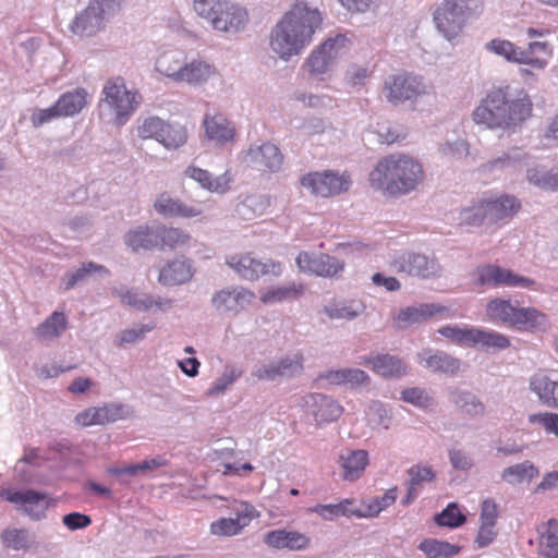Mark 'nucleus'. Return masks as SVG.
I'll return each instance as SVG.
<instances>
[{"mask_svg":"<svg viewBox=\"0 0 558 558\" xmlns=\"http://www.w3.org/2000/svg\"><path fill=\"white\" fill-rule=\"evenodd\" d=\"M353 499H343L338 504L316 505L308 509L310 512L318 514L324 520H332L339 517H363V511L352 509Z\"/></svg>","mask_w":558,"mask_h":558,"instance_id":"nucleus-41","label":"nucleus"},{"mask_svg":"<svg viewBox=\"0 0 558 558\" xmlns=\"http://www.w3.org/2000/svg\"><path fill=\"white\" fill-rule=\"evenodd\" d=\"M418 357L420 363L424 364L433 372L454 374L460 368V361L444 352L432 353L430 351H427L420 354Z\"/></svg>","mask_w":558,"mask_h":558,"instance_id":"nucleus-39","label":"nucleus"},{"mask_svg":"<svg viewBox=\"0 0 558 558\" xmlns=\"http://www.w3.org/2000/svg\"><path fill=\"white\" fill-rule=\"evenodd\" d=\"M362 364L371 366L374 373L385 378L400 377L407 371L404 363L399 357L390 354L365 357Z\"/></svg>","mask_w":558,"mask_h":558,"instance_id":"nucleus-31","label":"nucleus"},{"mask_svg":"<svg viewBox=\"0 0 558 558\" xmlns=\"http://www.w3.org/2000/svg\"><path fill=\"white\" fill-rule=\"evenodd\" d=\"M349 40L344 35H337L327 39L314 50L306 61L312 75H322L327 72L333 61L348 50Z\"/></svg>","mask_w":558,"mask_h":558,"instance_id":"nucleus-13","label":"nucleus"},{"mask_svg":"<svg viewBox=\"0 0 558 558\" xmlns=\"http://www.w3.org/2000/svg\"><path fill=\"white\" fill-rule=\"evenodd\" d=\"M553 46L545 40H531L525 48L520 50V64H525L535 70L545 69L553 58Z\"/></svg>","mask_w":558,"mask_h":558,"instance_id":"nucleus-27","label":"nucleus"},{"mask_svg":"<svg viewBox=\"0 0 558 558\" xmlns=\"http://www.w3.org/2000/svg\"><path fill=\"white\" fill-rule=\"evenodd\" d=\"M418 549L422 550L427 558H449L460 551V547L457 545L433 538L422 541L418 545Z\"/></svg>","mask_w":558,"mask_h":558,"instance_id":"nucleus-46","label":"nucleus"},{"mask_svg":"<svg viewBox=\"0 0 558 558\" xmlns=\"http://www.w3.org/2000/svg\"><path fill=\"white\" fill-rule=\"evenodd\" d=\"M303 368V359L300 354L287 356L277 364L266 365L257 368L253 376L258 380H275L280 376H292Z\"/></svg>","mask_w":558,"mask_h":558,"instance_id":"nucleus-28","label":"nucleus"},{"mask_svg":"<svg viewBox=\"0 0 558 558\" xmlns=\"http://www.w3.org/2000/svg\"><path fill=\"white\" fill-rule=\"evenodd\" d=\"M532 423H539L547 433L558 437V413H538L530 416Z\"/></svg>","mask_w":558,"mask_h":558,"instance_id":"nucleus-64","label":"nucleus"},{"mask_svg":"<svg viewBox=\"0 0 558 558\" xmlns=\"http://www.w3.org/2000/svg\"><path fill=\"white\" fill-rule=\"evenodd\" d=\"M465 521L466 517L461 512L456 502H450L440 513L435 515L437 525L451 529L461 526Z\"/></svg>","mask_w":558,"mask_h":558,"instance_id":"nucleus-52","label":"nucleus"},{"mask_svg":"<svg viewBox=\"0 0 558 558\" xmlns=\"http://www.w3.org/2000/svg\"><path fill=\"white\" fill-rule=\"evenodd\" d=\"M255 300V293L244 287H232L217 291L211 298L213 306L225 313L239 314Z\"/></svg>","mask_w":558,"mask_h":558,"instance_id":"nucleus-18","label":"nucleus"},{"mask_svg":"<svg viewBox=\"0 0 558 558\" xmlns=\"http://www.w3.org/2000/svg\"><path fill=\"white\" fill-rule=\"evenodd\" d=\"M483 0H442L433 13L437 31L448 40L457 38L469 20L478 16Z\"/></svg>","mask_w":558,"mask_h":558,"instance_id":"nucleus-5","label":"nucleus"},{"mask_svg":"<svg viewBox=\"0 0 558 558\" xmlns=\"http://www.w3.org/2000/svg\"><path fill=\"white\" fill-rule=\"evenodd\" d=\"M227 264L241 278L246 280H257L265 275L280 276L282 272L281 264L274 260L262 262L256 259L250 253H240L231 255Z\"/></svg>","mask_w":558,"mask_h":558,"instance_id":"nucleus-12","label":"nucleus"},{"mask_svg":"<svg viewBox=\"0 0 558 558\" xmlns=\"http://www.w3.org/2000/svg\"><path fill=\"white\" fill-rule=\"evenodd\" d=\"M397 499V487L388 489L381 497H378L368 505L367 510L363 511V517H375L380 511L391 506Z\"/></svg>","mask_w":558,"mask_h":558,"instance_id":"nucleus-58","label":"nucleus"},{"mask_svg":"<svg viewBox=\"0 0 558 558\" xmlns=\"http://www.w3.org/2000/svg\"><path fill=\"white\" fill-rule=\"evenodd\" d=\"M143 140H155L167 149H178L187 142V131L179 123H171L159 117H148L137 126Z\"/></svg>","mask_w":558,"mask_h":558,"instance_id":"nucleus-8","label":"nucleus"},{"mask_svg":"<svg viewBox=\"0 0 558 558\" xmlns=\"http://www.w3.org/2000/svg\"><path fill=\"white\" fill-rule=\"evenodd\" d=\"M324 312L332 320H351L359 315L354 301H333L324 307Z\"/></svg>","mask_w":558,"mask_h":558,"instance_id":"nucleus-53","label":"nucleus"},{"mask_svg":"<svg viewBox=\"0 0 558 558\" xmlns=\"http://www.w3.org/2000/svg\"><path fill=\"white\" fill-rule=\"evenodd\" d=\"M521 209L520 201L507 194L477 201L460 213V223L465 226H500L509 222Z\"/></svg>","mask_w":558,"mask_h":558,"instance_id":"nucleus-4","label":"nucleus"},{"mask_svg":"<svg viewBox=\"0 0 558 558\" xmlns=\"http://www.w3.org/2000/svg\"><path fill=\"white\" fill-rule=\"evenodd\" d=\"M124 241L134 252L159 247L158 229L150 228L149 226H140L130 230L125 234Z\"/></svg>","mask_w":558,"mask_h":558,"instance_id":"nucleus-35","label":"nucleus"},{"mask_svg":"<svg viewBox=\"0 0 558 558\" xmlns=\"http://www.w3.org/2000/svg\"><path fill=\"white\" fill-rule=\"evenodd\" d=\"M447 312V307L435 303H422L415 306L401 308L393 317L397 328L405 329L411 325L422 324L429 318L441 315Z\"/></svg>","mask_w":558,"mask_h":558,"instance_id":"nucleus-22","label":"nucleus"},{"mask_svg":"<svg viewBox=\"0 0 558 558\" xmlns=\"http://www.w3.org/2000/svg\"><path fill=\"white\" fill-rule=\"evenodd\" d=\"M389 267L397 274L421 279L438 278L442 271L437 258L416 252H403L396 255L389 263Z\"/></svg>","mask_w":558,"mask_h":558,"instance_id":"nucleus-10","label":"nucleus"},{"mask_svg":"<svg viewBox=\"0 0 558 558\" xmlns=\"http://www.w3.org/2000/svg\"><path fill=\"white\" fill-rule=\"evenodd\" d=\"M194 276L191 259L180 258L168 260L159 270L158 282L166 287L180 286L189 282Z\"/></svg>","mask_w":558,"mask_h":558,"instance_id":"nucleus-24","label":"nucleus"},{"mask_svg":"<svg viewBox=\"0 0 558 558\" xmlns=\"http://www.w3.org/2000/svg\"><path fill=\"white\" fill-rule=\"evenodd\" d=\"M537 475V469L527 461L509 466L502 472V478L510 484H520L524 481L531 482Z\"/></svg>","mask_w":558,"mask_h":558,"instance_id":"nucleus-50","label":"nucleus"},{"mask_svg":"<svg viewBox=\"0 0 558 558\" xmlns=\"http://www.w3.org/2000/svg\"><path fill=\"white\" fill-rule=\"evenodd\" d=\"M154 209L160 216L167 218L192 219L203 214V203L199 201L184 202L171 196L168 192L157 195Z\"/></svg>","mask_w":558,"mask_h":558,"instance_id":"nucleus-14","label":"nucleus"},{"mask_svg":"<svg viewBox=\"0 0 558 558\" xmlns=\"http://www.w3.org/2000/svg\"><path fill=\"white\" fill-rule=\"evenodd\" d=\"M306 404L312 409L317 424L335 422L343 412V408L336 400L322 393L310 395Z\"/></svg>","mask_w":558,"mask_h":558,"instance_id":"nucleus-25","label":"nucleus"},{"mask_svg":"<svg viewBox=\"0 0 558 558\" xmlns=\"http://www.w3.org/2000/svg\"><path fill=\"white\" fill-rule=\"evenodd\" d=\"M0 497L22 507L35 520L41 519L50 506V498L47 494L33 489L24 492L3 489L0 492Z\"/></svg>","mask_w":558,"mask_h":558,"instance_id":"nucleus-17","label":"nucleus"},{"mask_svg":"<svg viewBox=\"0 0 558 558\" xmlns=\"http://www.w3.org/2000/svg\"><path fill=\"white\" fill-rule=\"evenodd\" d=\"M222 2L223 0H193V9L199 17L206 20L211 25Z\"/></svg>","mask_w":558,"mask_h":558,"instance_id":"nucleus-57","label":"nucleus"},{"mask_svg":"<svg viewBox=\"0 0 558 558\" xmlns=\"http://www.w3.org/2000/svg\"><path fill=\"white\" fill-rule=\"evenodd\" d=\"M104 101L114 111V122L122 125L135 111L140 95L129 90L122 77H113L104 85Z\"/></svg>","mask_w":558,"mask_h":558,"instance_id":"nucleus-9","label":"nucleus"},{"mask_svg":"<svg viewBox=\"0 0 558 558\" xmlns=\"http://www.w3.org/2000/svg\"><path fill=\"white\" fill-rule=\"evenodd\" d=\"M300 270L322 277H335L344 268V262L328 254L311 255L302 252L296 257Z\"/></svg>","mask_w":558,"mask_h":558,"instance_id":"nucleus-20","label":"nucleus"},{"mask_svg":"<svg viewBox=\"0 0 558 558\" xmlns=\"http://www.w3.org/2000/svg\"><path fill=\"white\" fill-rule=\"evenodd\" d=\"M453 402L459 407L466 415L478 416L485 412L484 403L474 395L454 389L451 391Z\"/></svg>","mask_w":558,"mask_h":558,"instance_id":"nucleus-48","label":"nucleus"},{"mask_svg":"<svg viewBox=\"0 0 558 558\" xmlns=\"http://www.w3.org/2000/svg\"><path fill=\"white\" fill-rule=\"evenodd\" d=\"M402 400L420 408H427L433 404V398L425 390L420 388H408L401 392Z\"/></svg>","mask_w":558,"mask_h":558,"instance_id":"nucleus-59","label":"nucleus"},{"mask_svg":"<svg viewBox=\"0 0 558 558\" xmlns=\"http://www.w3.org/2000/svg\"><path fill=\"white\" fill-rule=\"evenodd\" d=\"M339 464L342 480L354 482L364 474L368 465V452L363 449L348 450L340 454Z\"/></svg>","mask_w":558,"mask_h":558,"instance_id":"nucleus-29","label":"nucleus"},{"mask_svg":"<svg viewBox=\"0 0 558 558\" xmlns=\"http://www.w3.org/2000/svg\"><path fill=\"white\" fill-rule=\"evenodd\" d=\"M372 187L391 196L415 191L425 179L423 165L407 154H390L378 160L369 173Z\"/></svg>","mask_w":558,"mask_h":558,"instance_id":"nucleus-2","label":"nucleus"},{"mask_svg":"<svg viewBox=\"0 0 558 558\" xmlns=\"http://www.w3.org/2000/svg\"><path fill=\"white\" fill-rule=\"evenodd\" d=\"M159 247L171 251L184 248L191 243L192 236L181 228L160 227L158 228Z\"/></svg>","mask_w":558,"mask_h":558,"instance_id":"nucleus-43","label":"nucleus"},{"mask_svg":"<svg viewBox=\"0 0 558 558\" xmlns=\"http://www.w3.org/2000/svg\"><path fill=\"white\" fill-rule=\"evenodd\" d=\"M248 21L245 8L223 0L218 14L215 15L211 27L219 32L236 33L244 28Z\"/></svg>","mask_w":558,"mask_h":558,"instance_id":"nucleus-21","label":"nucleus"},{"mask_svg":"<svg viewBox=\"0 0 558 558\" xmlns=\"http://www.w3.org/2000/svg\"><path fill=\"white\" fill-rule=\"evenodd\" d=\"M3 543L11 548H25L28 543V536L24 530H7L2 534Z\"/></svg>","mask_w":558,"mask_h":558,"instance_id":"nucleus-62","label":"nucleus"},{"mask_svg":"<svg viewBox=\"0 0 558 558\" xmlns=\"http://www.w3.org/2000/svg\"><path fill=\"white\" fill-rule=\"evenodd\" d=\"M283 159L279 147L270 142L251 146L244 154L245 162L264 173L279 171L282 168Z\"/></svg>","mask_w":558,"mask_h":558,"instance_id":"nucleus-16","label":"nucleus"},{"mask_svg":"<svg viewBox=\"0 0 558 558\" xmlns=\"http://www.w3.org/2000/svg\"><path fill=\"white\" fill-rule=\"evenodd\" d=\"M300 184L315 197L331 198L347 193L352 178L348 171H312L301 177Z\"/></svg>","mask_w":558,"mask_h":558,"instance_id":"nucleus-7","label":"nucleus"},{"mask_svg":"<svg viewBox=\"0 0 558 558\" xmlns=\"http://www.w3.org/2000/svg\"><path fill=\"white\" fill-rule=\"evenodd\" d=\"M322 23L318 10L311 9L304 2H296L277 24L271 35V48L281 58L298 54L307 46Z\"/></svg>","mask_w":558,"mask_h":558,"instance_id":"nucleus-3","label":"nucleus"},{"mask_svg":"<svg viewBox=\"0 0 558 558\" xmlns=\"http://www.w3.org/2000/svg\"><path fill=\"white\" fill-rule=\"evenodd\" d=\"M441 156L448 161H460L470 155V145L465 140L446 142L440 148Z\"/></svg>","mask_w":558,"mask_h":558,"instance_id":"nucleus-56","label":"nucleus"},{"mask_svg":"<svg viewBox=\"0 0 558 558\" xmlns=\"http://www.w3.org/2000/svg\"><path fill=\"white\" fill-rule=\"evenodd\" d=\"M243 508L235 518H220L210 524V533L216 536H234L240 534L244 527L257 515L255 508L243 502Z\"/></svg>","mask_w":558,"mask_h":558,"instance_id":"nucleus-23","label":"nucleus"},{"mask_svg":"<svg viewBox=\"0 0 558 558\" xmlns=\"http://www.w3.org/2000/svg\"><path fill=\"white\" fill-rule=\"evenodd\" d=\"M508 88H494L486 94L474 109V123L486 129H514L532 116L533 104L530 96L521 90L510 97Z\"/></svg>","mask_w":558,"mask_h":558,"instance_id":"nucleus-1","label":"nucleus"},{"mask_svg":"<svg viewBox=\"0 0 558 558\" xmlns=\"http://www.w3.org/2000/svg\"><path fill=\"white\" fill-rule=\"evenodd\" d=\"M527 178L532 183L538 185L542 189L558 190V173L551 174L548 172L530 170Z\"/></svg>","mask_w":558,"mask_h":558,"instance_id":"nucleus-60","label":"nucleus"},{"mask_svg":"<svg viewBox=\"0 0 558 558\" xmlns=\"http://www.w3.org/2000/svg\"><path fill=\"white\" fill-rule=\"evenodd\" d=\"M185 56L181 51H167L159 56L156 61V70L178 83L182 72Z\"/></svg>","mask_w":558,"mask_h":558,"instance_id":"nucleus-40","label":"nucleus"},{"mask_svg":"<svg viewBox=\"0 0 558 558\" xmlns=\"http://www.w3.org/2000/svg\"><path fill=\"white\" fill-rule=\"evenodd\" d=\"M474 327L444 326L437 332L451 342L462 347H474Z\"/></svg>","mask_w":558,"mask_h":558,"instance_id":"nucleus-49","label":"nucleus"},{"mask_svg":"<svg viewBox=\"0 0 558 558\" xmlns=\"http://www.w3.org/2000/svg\"><path fill=\"white\" fill-rule=\"evenodd\" d=\"M215 74V66L205 60L193 59L190 62L185 60L178 83L197 85L208 81Z\"/></svg>","mask_w":558,"mask_h":558,"instance_id":"nucleus-32","label":"nucleus"},{"mask_svg":"<svg viewBox=\"0 0 558 558\" xmlns=\"http://www.w3.org/2000/svg\"><path fill=\"white\" fill-rule=\"evenodd\" d=\"M541 551L546 558H558V519L547 521L539 539Z\"/></svg>","mask_w":558,"mask_h":558,"instance_id":"nucleus-47","label":"nucleus"},{"mask_svg":"<svg viewBox=\"0 0 558 558\" xmlns=\"http://www.w3.org/2000/svg\"><path fill=\"white\" fill-rule=\"evenodd\" d=\"M481 345L484 349L502 350L510 345L508 337L497 331H486L476 328L474 347Z\"/></svg>","mask_w":558,"mask_h":558,"instance_id":"nucleus-51","label":"nucleus"},{"mask_svg":"<svg viewBox=\"0 0 558 558\" xmlns=\"http://www.w3.org/2000/svg\"><path fill=\"white\" fill-rule=\"evenodd\" d=\"M518 307L509 300L496 298L486 305V314L493 322H501L513 326Z\"/></svg>","mask_w":558,"mask_h":558,"instance_id":"nucleus-44","label":"nucleus"},{"mask_svg":"<svg viewBox=\"0 0 558 558\" xmlns=\"http://www.w3.org/2000/svg\"><path fill=\"white\" fill-rule=\"evenodd\" d=\"M265 543L272 548L302 550L308 547L310 537L298 531L284 529L270 531L265 535Z\"/></svg>","mask_w":558,"mask_h":558,"instance_id":"nucleus-26","label":"nucleus"},{"mask_svg":"<svg viewBox=\"0 0 558 558\" xmlns=\"http://www.w3.org/2000/svg\"><path fill=\"white\" fill-rule=\"evenodd\" d=\"M184 173L186 177L199 183L202 187L215 193H226L230 190L232 183V177L229 171H226L217 178H213L207 170L195 166H189Z\"/></svg>","mask_w":558,"mask_h":558,"instance_id":"nucleus-30","label":"nucleus"},{"mask_svg":"<svg viewBox=\"0 0 558 558\" xmlns=\"http://www.w3.org/2000/svg\"><path fill=\"white\" fill-rule=\"evenodd\" d=\"M304 292L305 286L303 283L290 282L286 286L267 289L260 293L259 300L266 305L276 304L298 300Z\"/></svg>","mask_w":558,"mask_h":558,"instance_id":"nucleus-36","label":"nucleus"},{"mask_svg":"<svg viewBox=\"0 0 558 558\" xmlns=\"http://www.w3.org/2000/svg\"><path fill=\"white\" fill-rule=\"evenodd\" d=\"M409 485L405 497L401 500L403 506L412 504L424 483L433 482L435 473L429 466L414 465L408 470Z\"/></svg>","mask_w":558,"mask_h":558,"instance_id":"nucleus-37","label":"nucleus"},{"mask_svg":"<svg viewBox=\"0 0 558 558\" xmlns=\"http://www.w3.org/2000/svg\"><path fill=\"white\" fill-rule=\"evenodd\" d=\"M68 327V319L64 313L53 312L44 323L36 328L40 339H53L59 337Z\"/></svg>","mask_w":558,"mask_h":558,"instance_id":"nucleus-45","label":"nucleus"},{"mask_svg":"<svg viewBox=\"0 0 558 558\" xmlns=\"http://www.w3.org/2000/svg\"><path fill=\"white\" fill-rule=\"evenodd\" d=\"M94 20H97V16L93 15L88 11H85L75 17L71 24V29L74 34L80 36L92 35L94 31L89 29V26H92Z\"/></svg>","mask_w":558,"mask_h":558,"instance_id":"nucleus-63","label":"nucleus"},{"mask_svg":"<svg viewBox=\"0 0 558 558\" xmlns=\"http://www.w3.org/2000/svg\"><path fill=\"white\" fill-rule=\"evenodd\" d=\"M129 411L122 403H106L101 407H90L78 412L74 422L80 427L106 425L129 417Z\"/></svg>","mask_w":558,"mask_h":558,"instance_id":"nucleus-15","label":"nucleus"},{"mask_svg":"<svg viewBox=\"0 0 558 558\" xmlns=\"http://www.w3.org/2000/svg\"><path fill=\"white\" fill-rule=\"evenodd\" d=\"M90 95L83 87L68 90L59 96L49 108L35 109L31 114L34 128H39L54 119L71 118L81 113L89 104Z\"/></svg>","mask_w":558,"mask_h":558,"instance_id":"nucleus-6","label":"nucleus"},{"mask_svg":"<svg viewBox=\"0 0 558 558\" xmlns=\"http://www.w3.org/2000/svg\"><path fill=\"white\" fill-rule=\"evenodd\" d=\"M530 388L545 404L558 408V379H551L544 373H536L530 379Z\"/></svg>","mask_w":558,"mask_h":558,"instance_id":"nucleus-34","label":"nucleus"},{"mask_svg":"<svg viewBox=\"0 0 558 558\" xmlns=\"http://www.w3.org/2000/svg\"><path fill=\"white\" fill-rule=\"evenodd\" d=\"M548 324L547 315L535 307H518L513 326L520 330L533 331Z\"/></svg>","mask_w":558,"mask_h":558,"instance_id":"nucleus-42","label":"nucleus"},{"mask_svg":"<svg viewBox=\"0 0 558 558\" xmlns=\"http://www.w3.org/2000/svg\"><path fill=\"white\" fill-rule=\"evenodd\" d=\"M204 128L207 137L218 144L232 142L235 136L234 126L220 113L206 116Z\"/></svg>","mask_w":558,"mask_h":558,"instance_id":"nucleus-33","label":"nucleus"},{"mask_svg":"<svg viewBox=\"0 0 558 558\" xmlns=\"http://www.w3.org/2000/svg\"><path fill=\"white\" fill-rule=\"evenodd\" d=\"M386 99L397 106L407 100H412L426 93L422 77L401 72L387 77L384 83Z\"/></svg>","mask_w":558,"mask_h":558,"instance_id":"nucleus-11","label":"nucleus"},{"mask_svg":"<svg viewBox=\"0 0 558 558\" xmlns=\"http://www.w3.org/2000/svg\"><path fill=\"white\" fill-rule=\"evenodd\" d=\"M487 49L512 63L520 64L521 47L515 46L507 39H493L487 44Z\"/></svg>","mask_w":558,"mask_h":558,"instance_id":"nucleus-54","label":"nucleus"},{"mask_svg":"<svg viewBox=\"0 0 558 558\" xmlns=\"http://www.w3.org/2000/svg\"><path fill=\"white\" fill-rule=\"evenodd\" d=\"M242 375V371L231 367L227 368L221 377H219L213 385L209 390L210 395L220 393L226 390L230 385H232L238 378Z\"/></svg>","mask_w":558,"mask_h":558,"instance_id":"nucleus-61","label":"nucleus"},{"mask_svg":"<svg viewBox=\"0 0 558 558\" xmlns=\"http://www.w3.org/2000/svg\"><path fill=\"white\" fill-rule=\"evenodd\" d=\"M318 379H325L331 385H350L352 387L368 383V375L359 368H342L328 371L318 376Z\"/></svg>","mask_w":558,"mask_h":558,"instance_id":"nucleus-38","label":"nucleus"},{"mask_svg":"<svg viewBox=\"0 0 558 558\" xmlns=\"http://www.w3.org/2000/svg\"><path fill=\"white\" fill-rule=\"evenodd\" d=\"M121 301L129 306L135 307L137 310L147 311L151 308L154 305L158 307H170L172 304L171 300H165V301H155L151 296L148 295H137L136 293H133L131 291H128L126 293L121 295Z\"/></svg>","mask_w":558,"mask_h":558,"instance_id":"nucleus-55","label":"nucleus"},{"mask_svg":"<svg viewBox=\"0 0 558 558\" xmlns=\"http://www.w3.org/2000/svg\"><path fill=\"white\" fill-rule=\"evenodd\" d=\"M476 274L478 283L482 286L531 288L535 283L530 278L496 265L481 266L476 269Z\"/></svg>","mask_w":558,"mask_h":558,"instance_id":"nucleus-19","label":"nucleus"}]
</instances>
